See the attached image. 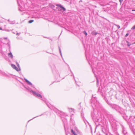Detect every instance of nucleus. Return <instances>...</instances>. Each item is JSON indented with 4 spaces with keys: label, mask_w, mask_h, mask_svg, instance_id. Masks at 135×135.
Wrapping results in <instances>:
<instances>
[{
    "label": "nucleus",
    "mask_w": 135,
    "mask_h": 135,
    "mask_svg": "<svg viewBox=\"0 0 135 135\" xmlns=\"http://www.w3.org/2000/svg\"><path fill=\"white\" fill-rule=\"evenodd\" d=\"M8 21L9 22H10V21H9V19L8 20Z\"/></svg>",
    "instance_id": "nucleus-32"
},
{
    "label": "nucleus",
    "mask_w": 135,
    "mask_h": 135,
    "mask_svg": "<svg viewBox=\"0 0 135 135\" xmlns=\"http://www.w3.org/2000/svg\"><path fill=\"white\" fill-rule=\"evenodd\" d=\"M24 79L25 80V81L28 84H29L30 85H32V84L31 82H30L27 80L25 78Z\"/></svg>",
    "instance_id": "nucleus-8"
},
{
    "label": "nucleus",
    "mask_w": 135,
    "mask_h": 135,
    "mask_svg": "<svg viewBox=\"0 0 135 135\" xmlns=\"http://www.w3.org/2000/svg\"><path fill=\"white\" fill-rule=\"evenodd\" d=\"M66 9L63 7L60 4V11H61L62 13L64 14L65 13Z\"/></svg>",
    "instance_id": "nucleus-5"
},
{
    "label": "nucleus",
    "mask_w": 135,
    "mask_h": 135,
    "mask_svg": "<svg viewBox=\"0 0 135 135\" xmlns=\"http://www.w3.org/2000/svg\"><path fill=\"white\" fill-rule=\"evenodd\" d=\"M91 116L94 120L96 122H101L102 120V118L100 115L99 116L98 113H95L94 112L91 113Z\"/></svg>",
    "instance_id": "nucleus-1"
},
{
    "label": "nucleus",
    "mask_w": 135,
    "mask_h": 135,
    "mask_svg": "<svg viewBox=\"0 0 135 135\" xmlns=\"http://www.w3.org/2000/svg\"><path fill=\"white\" fill-rule=\"evenodd\" d=\"M15 23V22L13 21H10V22H9V23L11 24H14Z\"/></svg>",
    "instance_id": "nucleus-12"
},
{
    "label": "nucleus",
    "mask_w": 135,
    "mask_h": 135,
    "mask_svg": "<svg viewBox=\"0 0 135 135\" xmlns=\"http://www.w3.org/2000/svg\"><path fill=\"white\" fill-rule=\"evenodd\" d=\"M129 35V34L128 33H126V35H125V37H127Z\"/></svg>",
    "instance_id": "nucleus-26"
},
{
    "label": "nucleus",
    "mask_w": 135,
    "mask_h": 135,
    "mask_svg": "<svg viewBox=\"0 0 135 135\" xmlns=\"http://www.w3.org/2000/svg\"><path fill=\"white\" fill-rule=\"evenodd\" d=\"M119 0V2L121 3L123 1V0Z\"/></svg>",
    "instance_id": "nucleus-25"
},
{
    "label": "nucleus",
    "mask_w": 135,
    "mask_h": 135,
    "mask_svg": "<svg viewBox=\"0 0 135 135\" xmlns=\"http://www.w3.org/2000/svg\"><path fill=\"white\" fill-rule=\"evenodd\" d=\"M25 88L28 91L31 93H32L33 95L40 97V98H42V96L40 94L35 91H34L32 90H31L30 89L27 88L26 87H25Z\"/></svg>",
    "instance_id": "nucleus-3"
},
{
    "label": "nucleus",
    "mask_w": 135,
    "mask_h": 135,
    "mask_svg": "<svg viewBox=\"0 0 135 135\" xmlns=\"http://www.w3.org/2000/svg\"><path fill=\"white\" fill-rule=\"evenodd\" d=\"M107 117L110 122L112 121L113 119V116L111 115L108 114L107 115Z\"/></svg>",
    "instance_id": "nucleus-7"
},
{
    "label": "nucleus",
    "mask_w": 135,
    "mask_h": 135,
    "mask_svg": "<svg viewBox=\"0 0 135 135\" xmlns=\"http://www.w3.org/2000/svg\"><path fill=\"white\" fill-rule=\"evenodd\" d=\"M11 67L13 69H14L15 68H16V66L13 64H12L11 65Z\"/></svg>",
    "instance_id": "nucleus-13"
},
{
    "label": "nucleus",
    "mask_w": 135,
    "mask_h": 135,
    "mask_svg": "<svg viewBox=\"0 0 135 135\" xmlns=\"http://www.w3.org/2000/svg\"><path fill=\"white\" fill-rule=\"evenodd\" d=\"M83 33L86 36L87 35V32H86V31H84V32H83Z\"/></svg>",
    "instance_id": "nucleus-18"
},
{
    "label": "nucleus",
    "mask_w": 135,
    "mask_h": 135,
    "mask_svg": "<svg viewBox=\"0 0 135 135\" xmlns=\"http://www.w3.org/2000/svg\"><path fill=\"white\" fill-rule=\"evenodd\" d=\"M97 79V85L98 86L99 85V81L97 78H96Z\"/></svg>",
    "instance_id": "nucleus-17"
},
{
    "label": "nucleus",
    "mask_w": 135,
    "mask_h": 135,
    "mask_svg": "<svg viewBox=\"0 0 135 135\" xmlns=\"http://www.w3.org/2000/svg\"><path fill=\"white\" fill-rule=\"evenodd\" d=\"M60 114L61 115V118L62 120V121L64 122L65 121H66V119H65L64 118V117H65L66 116V114L62 112H60Z\"/></svg>",
    "instance_id": "nucleus-4"
},
{
    "label": "nucleus",
    "mask_w": 135,
    "mask_h": 135,
    "mask_svg": "<svg viewBox=\"0 0 135 135\" xmlns=\"http://www.w3.org/2000/svg\"><path fill=\"white\" fill-rule=\"evenodd\" d=\"M2 29L1 28H0V30H1Z\"/></svg>",
    "instance_id": "nucleus-38"
},
{
    "label": "nucleus",
    "mask_w": 135,
    "mask_h": 135,
    "mask_svg": "<svg viewBox=\"0 0 135 135\" xmlns=\"http://www.w3.org/2000/svg\"><path fill=\"white\" fill-rule=\"evenodd\" d=\"M38 117V116H36V117H34V118H32V119H30V120H29L28 121V122H29L31 120H32V119H33L34 118H36V117Z\"/></svg>",
    "instance_id": "nucleus-28"
},
{
    "label": "nucleus",
    "mask_w": 135,
    "mask_h": 135,
    "mask_svg": "<svg viewBox=\"0 0 135 135\" xmlns=\"http://www.w3.org/2000/svg\"><path fill=\"white\" fill-rule=\"evenodd\" d=\"M8 56L11 59H12L13 58V55L11 52L8 54Z\"/></svg>",
    "instance_id": "nucleus-9"
},
{
    "label": "nucleus",
    "mask_w": 135,
    "mask_h": 135,
    "mask_svg": "<svg viewBox=\"0 0 135 135\" xmlns=\"http://www.w3.org/2000/svg\"><path fill=\"white\" fill-rule=\"evenodd\" d=\"M92 71H93V72L94 74V70H93V69H92Z\"/></svg>",
    "instance_id": "nucleus-33"
},
{
    "label": "nucleus",
    "mask_w": 135,
    "mask_h": 135,
    "mask_svg": "<svg viewBox=\"0 0 135 135\" xmlns=\"http://www.w3.org/2000/svg\"><path fill=\"white\" fill-rule=\"evenodd\" d=\"M71 132L74 134V135H77L75 133V132L73 131V129H72L71 130Z\"/></svg>",
    "instance_id": "nucleus-11"
},
{
    "label": "nucleus",
    "mask_w": 135,
    "mask_h": 135,
    "mask_svg": "<svg viewBox=\"0 0 135 135\" xmlns=\"http://www.w3.org/2000/svg\"><path fill=\"white\" fill-rule=\"evenodd\" d=\"M14 69L16 70V71H19L18 69L16 66V68H15Z\"/></svg>",
    "instance_id": "nucleus-19"
},
{
    "label": "nucleus",
    "mask_w": 135,
    "mask_h": 135,
    "mask_svg": "<svg viewBox=\"0 0 135 135\" xmlns=\"http://www.w3.org/2000/svg\"><path fill=\"white\" fill-rule=\"evenodd\" d=\"M16 64H17V66L18 67V68L20 70V66L19 64L17 62H16Z\"/></svg>",
    "instance_id": "nucleus-15"
},
{
    "label": "nucleus",
    "mask_w": 135,
    "mask_h": 135,
    "mask_svg": "<svg viewBox=\"0 0 135 135\" xmlns=\"http://www.w3.org/2000/svg\"><path fill=\"white\" fill-rule=\"evenodd\" d=\"M132 11H135V10L132 9Z\"/></svg>",
    "instance_id": "nucleus-34"
},
{
    "label": "nucleus",
    "mask_w": 135,
    "mask_h": 135,
    "mask_svg": "<svg viewBox=\"0 0 135 135\" xmlns=\"http://www.w3.org/2000/svg\"><path fill=\"white\" fill-rule=\"evenodd\" d=\"M70 71H71V73H72L73 75V78H74V80H75V82H76V81H75V79L74 76V74H73V73L72 72L71 70H70Z\"/></svg>",
    "instance_id": "nucleus-23"
},
{
    "label": "nucleus",
    "mask_w": 135,
    "mask_h": 135,
    "mask_svg": "<svg viewBox=\"0 0 135 135\" xmlns=\"http://www.w3.org/2000/svg\"><path fill=\"white\" fill-rule=\"evenodd\" d=\"M135 29V25L133 26L131 28V30H134Z\"/></svg>",
    "instance_id": "nucleus-20"
},
{
    "label": "nucleus",
    "mask_w": 135,
    "mask_h": 135,
    "mask_svg": "<svg viewBox=\"0 0 135 135\" xmlns=\"http://www.w3.org/2000/svg\"><path fill=\"white\" fill-rule=\"evenodd\" d=\"M60 53L62 57V55L61 53V51L60 50Z\"/></svg>",
    "instance_id": "nucleus-24"
},
{
    "label": "nucleus",
    "mask_w": 135,
    "mask_h": 135,
    "mask_svg": "<svg viewBox=\"0 0 135 135\" xmlns=\"http://www.w3.org/2000/svg\"><path fill=\"white\" fill-rule=\"evenodd\" d=\"M91 34L93 35H97V33L94 31H92L91 32Z\"/></svg>",
    "instance_id": "nucleus-10"
},
{
    "label": "nucleus",
    "mask_w": 135,
    "mask_h": 135,
    "mask_svg": "<svg viewBox=\"0 0 135 135\" xmlns=\"http://www.w3.org/2000/svg\"><path fill=\"white\" fill-rule=\"evenodd\" d=\"M102 132H103L104 133H105H105H104V131H103V130H102Z\"/></svg>",
    "instance_id": "nucleus-35"
},
{
    "label": "nucleus",
    "mask_w": 135,
    "mask_h": 135,
    "mask_svg": "<svg viewBox=\"0 0 135 135\" xmlns=\"http://www.w3.org/2000/svg\"><path fill=\"white\" fill-rule=\"evenodd\" d=\"M6 38H4V39H6Z\"/></svg>",
    "instance_id": "nucleus-37"
},
{
    "label": "nucleus",
    "mask_w": 135,
    "mask_h": 135,
    "mask_svg": "<svg viewBox=\"0 0 135 135\" xmlns=\"http://www.w3.org/2000/svg\"><path fill=\"white\" fill-rule=\"evenodd\" d=\"M56 6H59V4H56Z\"/></svg>",
    "instance_id": "nucleus-31"
},
{
    "label": "nucleus",
    "mask_w": 135,
    "mask_h": 135,
    "mask_svg": "<svg viewBox=\"0 0 135 135\" xmlns=\"http://www.w3.org/2000/svg\"><path fill=\"white\" fill-rule=\"evenodd\" d=\"M20 33H17L16 34V35H20Z\"/></svg>",
    "instance_id": "nucleus-27"
},
{
    "label": "nucleus",
    "mask_w": 135,
    "mask_h": 135,
    "mask_svg": "<svg viewBox=\"0 0 135 135\" xmlns=\"http://www.w3.org/2000/svg\"><path fill=\"white\" fill-rule=\"evenodd\" d=\"M68 109L69 110V111L70 112H71L72 111H73V110H74V109L72 108H68Z\"/></svg>",
    "instance_id": "nucleus-14"
},
{
    "label": "nucleus",
    "mask_w": 135,
    "mask_h": 135,
    "mask_svg": "<svg viewBox=\"0 0 135 135\" xmlns=\"http://www.w3.org/2000/svg\"><path fill=\"white\" fill-rule=\"evenodd\" d=\"M130 45H131V44H127V46H129H129H130Z\"/></svg>",
    "instance_id": "nucleus-30"
},
{
    "label": "nucleus",
    "mask_w": 135,
    "mask_h": 135,
    "mask_svg": "<svg viewBox=\"0 0 135 135\" xmlns=\"http://www.w3.org/2000/svg\"><path fill=\"white\" fill-rule=\"evenodd\" d=\"M94 7H97L96 6H94Z\"/></svg>",
    "instance_id": "nucleus-36"
},
{
    "label": "nucleus",
    "mask_w": 135,
    "mask_h": 135,
    "mask_svg": "<svg viewBox=\"0 0 135 135\" xmlns=\"http://www.w3.org/2000/svg\"><path fill=\"white\" fill-rule=\"evenodd\" d=\"M81 115L82 117L83 118V117H84L83 115V114L82 113H81Z\"/></svg>",
    "instance_id": "nucleus-29"
},
{
    "label": "nucleus",
    "mask_w": 135,
    "mask_h": 135,
    "mask_svg": "<svg viewBox=\"0 0 135 135\" xmlns=\"http://www.w3.org/2000/svg\"><path fill=\"white\" fill-rule=\"evenodd\" d=\"M94 96L95 95H92L91 102L92 103L95 104V103H97V100H96V97Z\"/></svg>",
    "instance_id": "nucleus-6"
},
{
    "label": "nucleus",
    "mask_w": 135,
    "mask_h": 135,
    "mask_svg": "<svg viewBox=\"0 0 135 135\" xmlns=\"http://www.w3.org/2000/svg\"><path fill=\"white\" fill-rule=\"evenodd\" d=\"M34 21V20H30L28 21V23H31L33 22Z\"/></svg>",
    "instance_id": "nucleus-16"
},
{
    "label": "nucleus",
    "mask_w": 135,
    "mask_h": 135,
    "mask_svg": "<svg viewBox=\"0 0 135 135\" xmlns=\"http://www.w3.org/2000/svg\"><path fill=\"white\" fill-rule=\"evenodd\" d=\"M51 7L52 8H54L55 7V6L54 5H51Z\"/></svg>",
    "instance_id": "nucleus-22"
},
{
    "label": "nucleus",
    "mask_w": 135,
    "mask_h": 135,
    "mask_svg": "<svg viewBox=\"0 0 135 135\" xmlns=\"http://www.w3.org/2000/svg\"><path fill=\"white\" fill-rule=\"evenodd\" d=\"M115 25L116 26H117V27L118 29H119L120 28V26L119 25Z\"/></svg>",
    "instance_id": "nucleus-21"
},
{
    "label": "nucleus",
    "mask_w": 135,
    "mask_h": 135,
    "mask_svg": "<svg viewBox=\"0 0 135 135\" xmlns=\"http://www.w3.org/2000/svg\"><path fill=\"white\" fill-rule=\"evenodd\" d=\"M109 105L111 108L114 109L119 113H121L122 112L123 109L120 106L115 104H110Z\"/></svg>",
    "instance_id": "nucleus-2"
}]
</instances>
